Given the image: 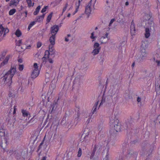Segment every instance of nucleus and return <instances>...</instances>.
<instances>
[{
    "instance_id": "1",
    "label": "nucleus",
    "mask_w": 160,
    "mask_h": 160,
    "mask_svg": "<svg viewBox=\"0 0 160 160\" xmlns=\"http://www.w3.org/2000/svg\"><path fill=\"white\" fill-rule=\"evenodd\" d=\"M16 66H11L10 70L7 72L3 76V80L8 86H10L12 82V78L16 72Z\"/></svg>"
},
{
    "instance_id": "2",
    "label": "nucleus",
    "mask_w": 160,
    "mask_h": 160,
    "mask_svg": "<svg viewBox=\"0 0 160 160\" xmlns=\"http://www.w3.org/2000/svg\"><path fill=\"white\" fill-rule=\"evenodd\" d=\"M110 123L111 124L112 128L110 130L111 134L114 135L120 130V124L118 118L115 117L113 119L112 118L110 119Z\"/></svg>"
},
{
    "instance_id": "3",
    "label": "nucleus",
    "mask_w": 160,
    "mask_h": 160,
    "mask_svg": "<svg viewBox=\"0 0 160 160\" xmlns=\"http://www.w3.org/2000/svg\"><path fill=\"white\" fill-rule=\"evenodd\" d=\"M89 134L88 129H86L84 131L82 135V138H83V140L81 142V146L83 150L85 149L87 143H88L89 142V138L88 137Z\"/></svg>"
},
{
    "instance_id": "4",
    "label": "nucleus",
    "mask_w": 160,
    "mask_h": 160,
    "mask_svg": "<svg viewBox=\"0 0 160 160\" xmlns=\"http://www.w3.org/2000/svg\"><path fill=\"white\" fill-rule=\"evenodd\" d=\"M147 45L145 42H142L141 46L140 55L139 60L140 62L142 61L147 56V53L146 52L145 48L147 47Z\"/></svg>"
},
{
    "instance_id": "5",
    "label": "nucleus",
    "mask_w": 160,
    "mask_h": 160,
    "mask_svg": "<svg viewBox=\"0 0 160 160\" xmlns=\"http://www.w3.org/2000/svg\"><path fill=\"white\" fill-rule=\"evenodd\" d=\"M109 98L112 99V101H115L117 100L118 96V92L117 90L115 89H111L109 92Z\"/></svg>"
},
{
    "instance_id": "6",
    "label": "nucleus",
    "mask_w": 160,
    "mask_h": 160,
    "mask_svg": "<svg viewBox=\"0 0 160 160\" xmlns=\"http://www.w3.org/2000/svg\"><path fill=\"white\" fill-rule=\"evenodd\" d=\"M83 77L82 76H78L76 77L73 81V86L79 87L82 83Z\"/></svg>"
},
{
    "instance_id": "7",
    "label": "nucleus",
    "mask_w": 160,
    "mask_h": 160,
    "mask_svg": "<svg viewBox=\"0 0 160 160\" xmlns=\"http://www.w3.org/2000/svg\"><path fill=\"white\" fill-rule=\"evenodd\" d=\"M5 136V133L4 132L0 131V137L1 138H3V139L2 140V143L1 144V147L4 149L7 146L8 144V141L7 139L4 138Z\"/></svg>"
},
{
    "instance_id": "8",
    "label": "nucleus",
    "mask_w": 160,
    "mask_h": 160,
    "mask_svg": "<svg viewBox=\"0 0 160 160\" xmlns=\"http://www.w3.org/2000/svg\"><path fill=\"white\" fill-rule=\"evenodd\" d=\"M94 48L92 53L93 55H95L98 54L100 49V47H99V44L98 42H95L93 46Z\"/></svg>"
},
{
    "instance_id": "9",
    "label": "nucleus",
    "mask_w": 160,
    "mask_h": 160,
    "mask_svg": "<svg viewBox=\"0 0 160 160\" xmlns=\"http://www.w3.org/2000/svg\"><path fill=\"white\" fill-rule=\"evenodd\" d=\"M59 30L58 26L56 25H55L51 28L50 33L52 35L56 36Z\"/></svg>"
},
{
    "instance_id": "10",
    "label": "nucleus",
    "mask_w": 160,
    "mask_h": 160,
    "mask_svg": "<svg viewBox=\"0 0 160 160\" xmlns=\"http://www.w3.org/2000/svg\"><path fill=\"white\" fill-rule=\"evenodd\" d=\"M91 2L92 0L89 2L88 5L86 6L85 8V12L88 15V16H89V15L90 13V12L91 11Z\"/></svg>"
},
{
    "instance_id": "11",
    "label": "nucleus",
    "mask_w": 160,
    "mask_h": 160,
    "mask_svg": "<svg viewBox=\"0 0 160 160\" xmlns=\"http://www.w3.org/2000/svg\"><path fill=\"white\" fill-rule=\"evenodd\" d=\"M103 146L100 143H97L95 145L93 149L96 150L97 152H99L102 150Z\"/></svg>"
},
{
    "instance_id": "12",
    "label": "nucleus",
    "mask_w": 160,
    "mask_h": 160,
    "mask_svg": "<svg viewBox=\"0 0 160 160\" xmlns=\"http://www.w3.org/2000/svg\"><path fill=\"white\" fill-rule=\"evenodd\" d=\"M148 27L149 28H150V29L151 31H154L155 30L154 28V23L153 21L151 19L149 20L148 21Z\"/></svg>"
},
{
    "instance_id": "13",
    "label": "nucleus",
    "mask_w": 160,
    "mask_h": 160,
    "mask_svg": "<svg viewBox=\"0 0 160 160\" xmlns=\"http://www.w3.org/2000/svg\"><path fill=\"white\" fill-rule=\"evenodd\" d=\"M136 29L135 28V24L132 20L131 23L130 27V32L132 34V36L134 35L135 33Z\"/></svg>"
},
{
    "instance_id": "14",
    "label": "nucleus",
    "mask_w": 160,
    "mask_h": 160,
    "mask_svg": "<svg viewBox=\"0 0 160 160\" xmlns=\"http://www.w3.org/2000/svg\"><path fill=\"white\" fill-rule=\"evenodd\" d=\"M10 57V55H7L6 57L3 62H2L1 63V64H0V68L2 67V66H3L5 65L6 64L8 63V61Z\"/></svg>"
},
{
    "instance_id": "15",
    "label": "nucleus",
    "mask_w": 160,
    "mask_h": 160,
    "mask_svg": "<svg viewBox=\"0 0 160 160\" xmlns=\"http://www.w3.org/2000/svg\"><path fill=\"white\" fill-rule=\"evenodd\" d=\"M39 73V70L34 69L31 76L32 78H36L38 75Z\"/></svg>"
},
{
    "instance_id": "16",
    "label": "nucleus",
    "mask_w": 160,
    "mask_h": 160,
    "mask_svg": "<svg viewBox=\"0 0 160 160\" xmlns=\"http://www.w3.org/2000/svg\"><path fill=\"white\" fill-rule=\"evenodd\" d=\"M108 34L109 33L108 32H106V33L105 34L104 36H102L100 38V40L101 42L102 43H106V42H104V41L103 40V39H104L105 38H107L108 40L109 39V37L108 36Z\"/></svg>"
},
{
    "instance_id": "17",
    "label": "nucleus",
    "mask_w": 160,
    "mask_h": 160,
    "mask_svg": "<svg viewBox=\"0 0 160 160\" xmlns=\"http://www.w3.org/2000/svg\"><path fill=\"white\" fill-rule=\"evenodd\" d=\"M56 36L53 35H51L50 37L49 41L51 44L52 45H54L55 44V38Z\"/></svg>"
},
{
    "instance_id": "18",
    "label": "nucleus",
    "mask_w": 160,
    "mask_h": 160,
    "mask_svg": "<svg viewBox=\"0 0 160 160\" xmlns=\"http://www.w3.org/2000/svg\"><path fill=\"white\" fill-rule=\"evenodd\" d=\"M145 37L146 38H148L150 36V29L149 28H146L145 29Z\"/></svg>"
},
{
    "instance_id": "19",
    "label": "nucleus",
    "mask_w": 160,
    "mask_h": 160,
    "mask_svg": "<svg viewBox=\"0 0 160 160\" xmlns=\"http://www.w3.org/2000/svg\"><path fill=\"white\" fill-rule=\"evenodd\" d=\"M19 2V0H12L10 3V6L12 5H15L16 6L17 5Z\"/></svg>"
},
{
    "instance_id": "20",
    "label": "nucleus",
    "mask_w": 160,
    "mask_h": 160,
    "mask_svg": "<svg viewBox=\"0 0 160 160\" xmlns=\"http://www.w3.org/2000/svg\"><path fill=\"white\" fill-rule=\"evenodd\" d=\"M15 34L17 37H18L21 35L22 33L20 31L19 29H18L16 31Z\"/></svg>"
},
{
    "instance_id": "21",
    "label": "nucleus",
    "mask_w": 160,
    "mask_h": 160,
    "mask_svg": "<svg viewBox=\"0 0 160 160\" xmlns=\"http://www.w3.org/2000/svg\"><path fill=\"white\" fill-rule=\"evenodd\" d=\"M22 115L24 117H27L28 115L29 114L28 112L25 110H22Z\"/></svg>"
},
{
    "instance_id": "22",
    "label": "nucleus",
    "mask_w": 160,
    "mask_h": 160,
    "mask_svg": "<svg viewBox=\"0 0 160 160\" xmlns=\"http://www.w3.org/2000/svg\"><path fill=\"white\" fill-rule=\"evenodd\" d=\"M57 107V103L56 102H55V103L53 104L52 109L51 112H53V111H55Z\"/></svg>"
},
{
    "instance_id": "23",
    "label": "nucleus",
    "mask_w": 160,
    "mask_h": 160,
    "mask_svg": "<svg viewBox=\"0 0 160 160\" xmlns=\"http://www.w3.org/2000/svg\"><path fill=\"white\" fill-rule=\"evenodd\" d=\"M82 146H81V148H79L78 149V153L77 154V156L78 157H80L81 156L82 154Z\"/></svg>"
},
{
    "instance_id": "24",
    "label": "nucleus",
    "mask_w": 160,
    "mask_h": 160,
    "mask_svg": "<svg viewBox=\"0 0 160 160\" xmlns=\"http://www.w3.org/2000/svg\"><path fill=\"white\" fill-rule=\"evenodd\" d=\"M4 28L2 25H0V36H1L4 32Z\"/></svg>"
},
{
    "instance_id": "25",
    "label": "nucleus",
    "mask_w": 160,
    "mask_h": 160,
    "mask_svg": "<svg viewBox=\"0 0 160 160\" xmlns=\"http://www.w3.org/2000/svg\"><path fill=\"white\" fill-rule=\"evenodd\" d=\"M52 12H51L48 16L47 19V21L48 22H50L52 14Z\"/></svg>"
},
{
    "instance_id": "26",
    "label": "nucleus",
    "mask_w": 160,
    "mask_h": 160,
    "mask_svg": "<svg viewBox=\"0 0 160 160\" xmlns=\"http://www.w3.org/2000/svg\"><path fill=\"white\" fill-rule=\"evenodd\" d=\"M82 0H79L77 4L78 5H76L77 8H76L75 11L73 13V14H74L78 11V8L80 6V3L82 1Z\"/></svg>"
},
{
    "instance_id": "27",
    "label": "nucleus",
    "mask_w": 160,
    "mask_h": 160,
    "mask_svg": "<svg viewBox=\"0 0 160 160\" xmlns=\"http://www.w3.org/2000/svg\"><path fill=\"white\" fill-rule=\"evenodd\" d=\"M150 16L148 14H145L144 16V18L146 20H151L150 19Z\"/></svg>"
},
{
    "instance_id": "28",
    "label": "nucleus",
    "mask_w": 160,
    "mask_h": 160,
    "mask_svg": "<svg viewBox=\"0 0 160 160\" xmlns=\"http://www.w3.org/2000/svg\"><path fill=\"white\" fill-rule=\"evenodd\" d=\"M50 54V53L49 51L48 50H46L45 52V55L44 56L48 58H49Z\"/></svg>"
},
{
    "instance_id": "29",
    "label": "nucleus",
    "mask_w": 160,
    "mask_h": 160,
    "mask_svg": "<svg viewBox=\"0 0 160 160\" xmlns=\"http://www.w3.org/2000/svg\"><path fill=\"white\" fill-rule=\"evenodd\" d=\"M26 1L29 7H31V6H33L34 3H33L32 5L31 0H26Z\"/></svg>"
},
{
    "instance_id": "30",
    "label": "nucleus",
    "mask_w": 160,
    "mask_h": 160,
    "mask_svg": "<svg viewBox=\"0 0 160 160\" xmlns=\"http://www.w3.org/2000/svg\"><path fill=\"white\" fill-rule=\"evenodd\" d=\"M16 11V9H12L10 10L9 11V14L10 15H12L14 14V13Z\"/></svg>"
},
{
    "instance_id": "31",
    "label": "nucleus",
    "mask_w": 160,
    "mask_h": 160,
    "mask_svg": "<svg viewBox=\"0 0 160 160\" xmlns=\"http://www.w3.org/2000/svg\"><path fill=\"white\" fill-rule=\"evenodd\" d=\"M128 156H131L133 155L134 154V152L132 150H129L128 152Z\"/></svg>"
},
{
    "instance_id": "32",
    "label": "nucleus",
    "mask_w": 160,
    "mask_h": 160,
    "mask_svg": "<svg viewBox=\"0 0 160 160\" xmlns=\"http://www.w3.org/2000/svg\"><path fill=\"white\" fill-rule=\"evenodd\" d=\"M96 151V150H95L94 149H93L92 152L91 153V156L90 157V158L91 159H92L93 158V157H94V156L95 155V152Z\"/></svg>"
},
{
    "instance_id": "33",
    "label": "nucleus",
    "mask_w": 160,
    "mask_h": 160,
    "mask_svg": "<svg viewBox=\"0 0 160 160\" xmlns=\"http://www.w3.org/2000/svg\"><path fill=\"white\" fill-rule=\"evenodd\" d=\"M6 55V53L3 52L2 53V55L0 56V61H2L3 59L5 56Z\"/></svg>"
},
{
    "instance_id": "34",
    "label": "nucleus",
    "mask_w": 160,
    "mask_h": 160,
    "mask_svg": "<svg viewBox=\"0 0 160 160\" xmlns=\"http://www.w3.org/2000/svg\"><path fill=\"white\" fill-rule=\"evenodd\" d=\"M35 22H36L35 21V22L33 21V22H31L30 23V24H29V25L28 27V30H29L30 29V28H31V27L35 24Z\"/></svg>"
},
{
    "instance_id": "35",
    "label": "nucleus",
    "mask_w": 160,
    "mask_h": 160,
    "mask_svg": "<svg viewBox=\"0 0 160 160\" xmlns=\"http://www.w3.org/2000/svg\"><path fill=\"white\" fill-rule=\"evenodd\" d=\"M105 102V98L104 97H102L101 103H100L99 106L102 105Z\"/></svg>"
},
{
    "instance_id": "36",
    "label": "nucleus",
    "mask_w": 160,
    "mask_h": 160,
    "mask_svg": "<svg viewBox=\"0 0 160 160\" xmlns=\"http://www.w3.org/2000/svg\"><path fill=\"white\" fill-rule=\"evenodd\" d=\"M9 32V30L7 28H4V33L3 36L4 37L6 33H8Z\"/></svg>"
},
{
    "instance_id": "37",
    "label": "nucleus",
    "mask_w": 160,
    "mask_h": 160,
    "mask_svg": "<svg viewBox=\"0 0 160 160\" xmlns=\"http://www.w3.org/2000/svg\"><path fill=\"white\" fill-rule=\"evenodd\" d=\"M49 52H50L52 53L51 55H54L55 54V52L54 51V48L49 49Z\"/></svg>"
},
{
    "instance_id": "38",
    "label": "nucleus",
    "mask_w": 160,
    "mask_h": 160,
    "mask_svg": "<svg viewBox=\"0 0 160 160\" xmlns=\"http://www.w3.org/2000/svg\"><path fill=\"white\" fill-rule=\"evenodd\" d=\"M24 66L23 65L20 64L19 65L18 69L20 71H22L23 69Z\"/></svg>"
},
{
    "instance_id": "39",
    "label": "nucleus",
    "mask_w": 160,
    "mask_h": 160,
    "mask_svg": "<svg viewBox=\"0 0 160 160\" xmlns=\"http://www.w3.org/2000/svg\"><path fill=\"white\" fill-rule=\"evenodd\" d=\"M43 19H41V17L40 16L35 19V22H40L42 21Z\"/></svg>"
},
{
    "instance_id": "40",
    "label": "nucleus",
    "mask_w": 160,
    "mask_h": 160,
    "mask_svg": "<svg viewBox=\"0 0 160 160\" xmlns=\"http://www.w3.org/2000/svg\"><path fill=\"white\" fill-rule=\"evenodd\" d=\"M33 67L34 68V69L38 70V66L37 64V63H34Z\"/></svg>"
},
{
    "instance_id": "41",
    "label": "nucleus",
    "mask_w": 160,
    "mask_h": 160,
    "mask_svg": "<svg viewBox=\"0 0 160 160\" xmlns=\"http://www.w3.org/2000/svg\"><path fill=\"white\" fill-rule=\"evenodd\" d=\"M22 43V40H19L16 43V44L18 46H20L21 44Z\"/></svg>"
},
{
    "instance_id": "42",
    "label": "nucleus",
    "mask_w": 160,
    "mask_h": 160,
    "mask_svg": "<svg viewBox=\"0 0 160 160\" xmlns=\"http://www.w3.org/2000/svg\"><path fill=\"white\" fill-rule=\"evenodd\" d=\"M48 8V6H45V7L41 10V12L42 13H43L45 12L46 11V10L47 8Z\"/></svg>"
},
{
    "instance_id": "43",
    "label": "nucleus",
    "mask_w": 160,
    "mask_h": 160,
    "mask_svg": "<svg viewBox=\"0 0 160 160\" xmlns=\"http://www.w3.org/2000/svg\"><path fill=\"white\" fill-rule=\"evenodd\" d=\"M47 58H48L44 56L42 58L43 62H46L47 61Z\"/></svg>"
},
{
    "instance_id": "44",
    "label": "nucleus",
    "mask_w": 160,
    "mask_h": 160,
    "mask_svg": "<svg viewBox=\"0 0 160 160\" xmlns=\"http://www.w3.org/2000/svg\"><path fill=\"white\" fill-rule=\"evenodd\" d=\"M14 151L12 150H8V153L10 155H12Z\"/></svg>"
},
{
    "instance_id": "45",
    "label": "nucleus",
    "mask_w": 160,
    "mask_h": 160,
    "mask_svg": "<svg viewBox=\"0 0 160 160\" xmlns=\"http://www.w3.org/2000/svg\"><path fill=\"white\" fill-rule=\"evenodd\" d=\"M108 158H109V154L108 153V152H107V155H106L105 157L103 159V160H108Z\"/></svg>"
},
{
    "instance_id": "46",
    "label": "nucleus",
    "mask_w": 160,
    "mask_h": 160,
    "mask_svg": "<svg viewBox=\"0 0 160 160\" xmlns=\"http://www.w3.org/2000/svg\"><path fill=\"white\" fill-rule=\"evenodd\" d=\"M79 113H78V114H77V117L76 118H75V120L78 122L79 121Z\"/></svg>"
},
{
    "instance_id": "47",
    "label": "nucleus",
    "mask_w": 160,
    "mask_h": 160,
    "mask_svg": "<svg viewBox=\"0 0 160 160\" xmlns=\"http://www.w3.org/2000/svg\"><path fill=\"white\" fill-rule=\"evenodd\" d=\"M47 75H48V78H46L45 80L46 82H48L49 81V77L50 75H49V73H47Z\"/></svg>"
},
{
    "instance_id": "48",
    "label": "nucleus",
    "mask_w": 160,
    "mask_h": 160,
    "mask_svg": "<svg viewBox=\"0 0 160 160\" xmlns=\"http://www.w3.org/2000/svg\"><path fill=\"white\" fill-rule=\"evenodd\" d=\"M159 77L160 78V76H159ZM160 82V78L158 79V80H157V82L156 83H155V86H158V85H159V83L158 82Z\"/></svg>"
},
{
    "instance_id": "49",
    "label": "nucleus",
    "mask_w": 160,
    "mask_h": 160,
    "mask_svg": "<svg viewBox=\"0 0 160 160\" xmlns=\"http://www.w3.org/2000/svg\"><path fill=\"white\" fill-rule=\"evenodd\" d=\"M41 7L40 6H38L36 8V11L38 12H39L40 9Z\"/></svg>"
},
{
    "instance_id": "50",
    "label": "nucleus",
    "mask_w": 160,
    "mask_h": 160,
    "mask_svg": "<svg viewBox=\"0 0 160 160\" xmlns=\"http://www.w3.org/2000/svg\"><path fill=\"white\" fill-rule=\"evenodd\" d=\"M41 45H42L41 43L40 42H38L37 44V47L38 48H39L41 46Z\"/></svg>"
},
{
    "instance_id": "51",
    "label": "nucleus",
    "mask_w": 160,
    "mask_h": 160,
    "mask_svg": "<svg viewBox=\"0 0 160 160\" xmlns=\"http://www.w3.org/2000/svg\"><path fill=\"white\" fill-rule=\"evenodd\" d=\"M98 102H96L95 104V105L93 107V108H94L95 109H97V106H98Z\"/></svg>"
},
{
    "instance_id": "52",
    "label": "nucleus",
    "mask_w": 160,
    "mask_h": 160,
    "mask_svg": "<svg viewBox=\"0 0 160 160\" xmlns=\"http://www.w3.org/2000/svg\"><path fill=\"white\" fill-rule=\"evenodd\" d=\"M94 32H93L91 33V38L92 39H94L95 38V37L94 36Z\"/></svg>"
},
{
    "instance_id": "53",
    "label": "nucleus",
    "mask_w": 160,
    "mask_h": 160,
    "mask_svg": "<svg viewBox=\"0 0 160 160\" xmlns=\"http://www.w3.org/2000/svg\"><path fill=\"white\" fill-rule=\"evenodd\" d=\"M48 61L50 63H52L53 62V60L51 59V58H48Z\"/></svg>"
},
{
    "instance_id": "54",
    "label": "nucleus",
    "mask_w": 160,
    "mask_h": 160,
    "mask_svg": "<svg viewBox=\"0 0 160 160\" xmlns=\"http://www.w3.org/2000/svg\"><path fill=\"white\" fill-rule=\"evenodd\" d=\"M54 45H52L51 44H50L49 46V49L54 48V47H53Z\"/></svg>"
},
{
    "instance_id": "55",
    "label": "nucleus",
    "mask_w": 160,
    "mask_h": 160,
    "mask_svg": "<svg viewBox=\"0 0 160 160\" xmlns=\"http://www.w3.org/2000/svg\"><path fill=\"white\" fill-rule=\"evenodd\" d=\"M137 101L138 102H140L141 101V98L140 97H138L137 98Z\"/></svg>"
},
{
    "instance_id": "56",
    "label": "nucleus",
    "mask_w": 160,
    "mask_h": 160,
    "mask_svg": "<svg viewBox=\"0 0 160 160\" xmlns=\"http://www.w3.org/2000/svg\"><path fill=\"white\" fill-rule=\"evenodd\" d=\"M114 20H115L114 19H112L110 21V22L109 23V25H110L112 24V23L114 21Z\"/></svg>"
},
{
    "instance_id": "57",
    "label": "nucleus",
    "mask_w": 160,
    "mask_h": 160,
    "mask_svg": "<svg viewBox=\"0 0 160 160\" xmlns=\"http://www.w3.org/2000/svg\"><path fill=\"white\" fill-rule=\"evenodd\" d=\"M16 107L15 106L14 107V111L13 112V114H14L16 113Z\"/></svg>"
},
{
    "instance_id": "58",
    "label": "nucleus",
    "mask_w": 160,
    "mask_h": 160,
    "mask_svg": "<svg viewBox=\"0 0 160 160\" xmlns=\"http://www.w3.org/2000/svg\"><path fill=\"white\" fill-rule=\"evenodd\" d=\"M45 14H43L42 15L40 16L41 17V19H43L44 17Z\"/></svg>"
},
{
    "instance_id": "59",
    "label": "nucleus",
    "mask_w": 160,
    "mask_h": 160,
    "mask_svg": "<svg viewBox=\"0 0 160 160\" xmlns=\"http://www.w3.org/2000/svg\"><path fill=\"white\" fill-rule=\"evenodd\" d=\"M47 157L46 156L43 157L42 159V160H46Z\"/></svg>"
},
{
    "instance_id": "60",
    "label": "nucleus",
    "mask_w": 160,
    "mask_h": 160,
    "mask_svg": "<svg viewBox=\"0 0 160 160\" xmlns=\"http://www.w3.org/2000/svg\"><path fill=\"white\" fill-rule=\"evenodd\" d=\"M64 118H63L61 122V124H63L64 123V122H65V121H64Z\"/></svg>"
},
{
    "instance_id": "61",
    "label": "nucleus",
    "mask_w": 160,
    "mask_h": 160,
    "mask_svg": "<svg viewBox=\"0 0 160 160\" xmlns=\"http://www.w3.org/2000/svg\"><path fill=\"white\" fill-rule=\"evenodd\" d=\"M156 62L157 63L158 66H159V64L160 63V61L159 60H157L156 61Z\"/></svg>"
},
{
    "instance_id": "62",
    "label": "nucleus",
    "mask_w": 160,
    "mask_h": 160,
    "mask_svg": "<svg viewBox=\"0 0 160 160\" xmlns=\"http://www.w3.org/2000/svg\"><path fill=\"white\" fill-rule=\"evenodd\" d=\"M65 40L66 42H68L69 41V40L68 37H66L65 38Z\"/></svg>"
},
{
    "instance_id": "63",
    "label": "nucleus",
    "mask_w": 160,
    "mask_h": 160,
    "mask_svg": "<svg viewBox=\"0 0 160 160\" xmlns=\"http://www.w3.org/2000/svg\"><path fill=\"white\" fill-rule=\"evenodd\" d=\"M90 120L91 118H88L87 121V123H88L90 122Z\"/></svg>"
},
{
    "instance_id": "64",
    "label": "nucleus",
    "mask_w": 160,
    "mask_h": 160,
    "mask_svg": "<svg viewBox=\"0 0 160 160\" xmlns=\"http://www.w3.org/2000/svg\"><path fill=\"white\" fill-rule=\"evenodd\" d=\"M38 12L37 11H35L33 13H34V14L35 15H37V14L38 13Z\"/></svg>"
}]
</instances>
